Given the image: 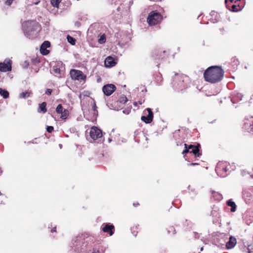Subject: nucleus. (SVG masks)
<instances>
[{
	"label": "nucleus",
	"mask_w": 253,
	"mask_h": 253,
	"mask_svg": "<svg viewBox=\"0 0 253 253\" xmlns=\"http://www.w3.org/2000/svg\"><path fill=\"white\" fill-rule=\"evenodd\" d=\"M46 103L45 102H43L39 105V108L38 109V112L39 113H42L44 114L46 112Z\"/></svg>",
	"instance_id": "19"
},
{
	"label": "nucleus",
	"mask_w": 253,
	"mask_h": 253,
	"mask_svg": "<svg viewBox=\"0 0 253 253\" xmlns=\"http://www.w3.org/2000/svg\"><path fill=\"white\" fill-rule=\"evenodd\" d=\"M53 127L52 126H47L46 129L48 133H51L53 130Z\"/></svg>",
	"instance_id": "39"
},
{
	"label": "nucleus",
	"mask_w": 253,
	"mask_h": 253,
	"mask_svg": "<svg viewBox=\"0 0 253 253\" xmlns=\"http://www.w3.org/2000/svg\"><path fill=\"white\" fill-rule=\"evenodd\" d=\"M12 70V61L5 60L3 62L0 63V71L6 72L11 71Z\"/></svg>",
	"instance_id": "10"
},
{
	"label": "nucleus",
	"mask_w": 253,
	"mask_h": 253,
	"mask_svg": "<svg viewBox=\"0 0 253 253\" xmlns=\"http://www.w3.org/2000/svg\"><path fill=\"white\" fill-rule=\"evenodd\" d=\"M237 243L236 239L231 236L229 240L226 243V247L227 249H231L234 247Z\"/></svg>",
	"instance_id": "17"
},
{
	"label": "nucleus",
	"mask_w": 253,
	"mask_h": 253,
	"mask_svg": "<svg viewBox=\"0 0 253 253\" xmlns=\"http://www.w3.org/2000/svg\"><path fill=\"white\" fill-rule=\"evenodd\" d=\"M226 204L228 206L231 207L230 211L231 212H235L236 210V205L235 203L232 200V199H230L228 200L226 202Z\"/></svg>",
	"instance_id": "21"
},
{
	"label": "nucleus",
	"mask_w": 253,
	"mask_h": 253,
	"mask_svg": "<svg viewBox=\"0 0 253 253\" xmlns=\"http://www.w3.org/2000/svg\"><path fill=\"white\" fill-rule=\"evenodd\" d=\"M63 111V108L62 104H59L57 105L56 109V112L58 114H60L62 113V112Z\"/></svg>",
	"instance_id": "34"
},
{
	"label": "nucleus",
	"mask_w": 253,
	"mask_h": 253,
	"mask_svg": "<svg viewBox=\"0 0 253 253\" xmlns=\"http://www.w3.org/2000/svg\"><path fill=\"white\" fill-rule=\"evenodd\" d=\"M41 29V25L35 21H28L22 25L24 35L29 39H34L37 37Z\"/></svg>",
	"instance_id": "2"
},
{
	"label": "nucleus",
	"mask_w": 253,
	"mask_h": 253,
	"mask_svg": "<svg viewBox=\"0 0 253 253\" xmlns=\"http://www.w3.org/2000/svg\"><path fill=\"white\" fill-rule=\"evenodd\" d=\"M166 56V51L165 50L162 51L160 49H155L151 54V57L155 61V63H157V66L158 67L160 65L158 61L165 58Z\"/></svg>",
	"instance_id": "4"
},
{
	"label": "nucleus",
	"mask_w": 253,
	"mask_h": 253,
	"mask_svg": "<svg viewBox=\"0 0 253 253\" xmlns=\"http://www.w3.org/2000/svg\"><path fill=\"white\" fill-rule=\"evenodd\" d=\"M211 192L212 194V198L214 200L219 201L222 199V195L220 193L215 192L213 190H211Z\"/></svg>",
	"instance_id": "20"
},
{
	"label": "nucleus",
	"mask_w": 253,
	"mask_h": 253,
	"mask_svg": "<svg viewBox=\"0 0 253 253\" xmlns=\"http://www.w3.org/2000/svg\"><path fill=\"white\" fill-rule=\"evenodd\" d=\"M14 0H6L5 1V4L8 5H10Z\"/></svg>",
	"instance_id": "44"
},
{
	"label": "nucleus",
	"mask_w": 253,
	"mask_h": 253,
	"mask_svg": "<svg viewBox=\"0 0 253 253\" xmlns=\"http://www.w3.org/2000/svg\"><path fill=\"white\" fill-rule=\"evenodd\" d=\"M111 141H112V139H111V138H108V142H111Z\"/></svg>",
	"instance_id": "54"
},
{
	"label": "nucleus",
	"mask_w": 253,
	"mask_h": 253,
	"mask_svg": "<svg viewBox=\"0 0 253 253\" xmlns=\"http://www.w3.org/2000/svg\"><path fill=\"white\" fill-rule=\"evenodd\" d=\"M52 92V89L50 88H47L45 90V93L47 95H50L51 94V93Z\"/></svg>",
	"instance_id": "41"
},
{
	"label": "nucleus",
	"mask_w": 253,
	"mask_h": 253,
	"mask_svg": "<svg viewBox=\"0 0 253 253\" xmlns=\"http://www.w3.org/2000/svg\"><path fill=\"white\" fill-rule=\"evenodd\" d=\"M211 18L210 20L213 23H215L220 21V15L215 11H211L210 13Z\"/></svg>",
	"instance_id": "15"
},
{
	"label": "nucleus",
	"mask_w": 253,
	"mask_h": 253,
	"mask_svg": "<svg viewBox=\"0 0 253 253\" xmlns=\"http://www.w3.org/2000/svg\"><path fill=\"white\" fill-rule=\"evenodd\" d=\"M168 233L169 234L170 232H172L173 234H175L176 233V230L173 226H170L167 229Z\"/></svg>",
	"instance_id": "35"
},
{
	"label": "nucleus",
	"mask_w": 253,
	"mask_h": 253,
	"mask_svg": "<svg viewBox=\"0 0 253 253\" xmlns=\"http://www.w3.org/2000/svg\"><path fill=\"white\" fill-rule=\"evenodd\" d=\"M199 165V164L197 163H192L188 164V166H197Z\"/></svg>",
	"instance_id": "46"
},
{
	"label": "nucleus",
	"mask_w": 253,
	"mask_h": 253,
	"mask_svg": "<svg viewBox=\"0 0 253 253\" xmlns=\"http://www.w3.org/2000/svg\"><path fill=\"white\" fill-rule=\"evenodd\" d=\"M139 103L140 104H142V103H141V102H140V101H139Z\"/></svg>",
	"instance_id": "63"
},
{
	"label": "nucleus",
	"mask_w": 253,
	"mask_h": 253,
	"mask_svg": "<svg viewBox=\"0 0 253 253\" xmlns=\"http://www.w3.org/2000/svg\"><path fill=\"white\" fill-rule=\"evenodd\" d=\"M231 61L232 62H235V65H237L239 63L238 60L236 59L235 57L232 58Z\"/></svg>",
	"instance_id": "42"
},
{
	"label": "nucleus",
	"mask_w": 253,
	"mask_h": 253,
	"mask_svg": "<svg viewBox=\"0 0 253 253\" xmlns=\"http://www.w3.org/2000/svg\"><path fill=\"white\" fill-rule=\"evenodd\" d=\"M92 253H100V252L98 250L97 251L94 250Z\"/></svg>",
	"instance_id": "52"
},
{
	"label": "nucleus",
	"mask_w": 253,
	"mask_h": 253,
	"mask_svg": "<svg viewBox=\"0 0 253 253\" xmlns=\"http://www.w3.org/2000/svg\"><path fill=\"white\" fill-rule=\"evenodd\" d=\"M60 114H61L60 118L63 120H65L67 118V116L69 114V112L68 110L64 109L62 113Z\"/></svg>",
	"instance_id": "26"
},
{
	"label": "nucleus",
	"mask_w": 253,
	"mask_h": 253,
	"mask_svg": "<svg viewBox=\"0 0 253 253\" xmlns=\"http://www.w3.org/2000/svg\"><path fill=\"white\" fill-rule=\"evenodd\" d=\"M29 65V62L27 61H25L22 64V67L24 69H26V68H28Z\"/></svg>",
	"instance_id": "40"
},
{
	"label": "nucleus",
	"mask_w": 253,
	"mask_h": 253,
	"mask_svg": "<svg viewBox=\"0 0 253 253\" xmlns=\"http://www.w3.org/2000/svg\"><path fill=\"white\" fill-rule=\"evenodd\" d=\"M226 7L231 11L232 12H237L240 10L239 9V5H236L233 3L228 4L227 3L226 4Z\"/></svg>",
	"instance_id": "18"
},
{
	"label": "nucleus",
	"mask_w": 253,
	"mask_h": 253,
	"mask_svg": "<svg viewBox=\"0 0 253 253\" xmlns=\"http://www.w3.org/2000/svg\"><path fill=\"white\" fill-rule=\"evenodd\" d=\"M127 100V97L124 95L121 96L119 98L120 102L123 104L126 103Z\"/></svg>",
	"instance_id": "33"
},
{
	"label": "nucleus",
	"mask_w": 253,
	"mask_h": 253,
	"mask_svg": "<svg viewBox=\"0 0 253 253\" xmlns=\"http://www.w3.org/2000/svg\"><path fill=\"white\" fill-rule=\"evenodd\" d=\"M32 60V63L34 64V65H37L38 63H40V59H38V58H32L31 59Z\"/></svg>",
	"instance_id": "36"
},
{
	"label": "nucleus",
	"mask_w": 253,
	"mask_h": 253,
	"mask_svg": "<svg viewBox=\"0 0 253 253\" xmlns=\"http://www.w3.org/2000/svg\"><path fill=\"white\" fill-rule=\"evenodd\" d=\"M32 94V92L31 91H26L25 92H22L19 94V97L21 98H27Z\"/></svg>",
	"instance_id": "23"
},
{
	"label": "nucleus",
	"mask_w": 253,
	"mask_h": 253,
	"mask_svg": "<svg viewBox=\"0 0 253 253\" xmlns=\"http://www.w3.org/2000/svg\"><path fill=\"white\" fill-rule=\"evenodd\" d=\"M120 9H121V8L120 7H118L117 8V10L118 11H120Z\"/></svg>",
	"instance_id": "55"
},
{
	"label": "nucleus",
	"mask_w": 253,
	"mask_h": 253,
	"mask_svg": "<svg viewBox=\"0 0 253 253\" xmlns=\"http://www.w3.org/2000/svg\"><path fill=\"white\" fill-rule=\"evenodd\" d=\"M173 82H174V85L178 90H182L183 88H185L183 76H178V74H175V77L173 78Z\"/></svg>",
	"instance_id": "8"
},
{
	"label": "nucleus",
	"mask_w": 253,
	"mask_h": 253,
	"mask_svg": "<svg viewBox=\"0 0 253 253\" xmlns=\"http://www.w3.org/2000/svg\"><path fill=\"white\" fill-rule=\"evenodd\" d=\"M85 236L84 235H79L77 236L75 239L73 240L72 244L74 247H76L75 251H76V249H78V246H80L81 244L83 243V240H84Z\"/></svg>",
	"instance_id": "14"
},
{
	"label": "nucleus",
	"mask_w": 253,
	"mask_h": 253,
	"mask_svg": "<svg viewBox=\"0 0 253 253\" xmlns=\"http://www.w3.org/2000/svg\"><path fill=\"white\" fill-rule=\"evenodd\" d=\"M203 247H202V248H201V251H203Z\"/></svg>",
	"instance_id": "60"
},
{
	"label": "nucleus",
	"mask_w": 253,
	"mask_h": 253,
	"mask_svg": "<svg viewBox=\"0 0 253 253\" xmlns=\"http://www.w3.org/2000/svg\"><path fill=\"white\" fill-rule=\"evenodd\" d=\"M195 148H197L198 150L201 151V145L199 143H197L196 145H194Z\"/></svg>",
	"instance_id": "45"
},
{
	"label": "nucleus",
	"mask_w": 253,
	"mask_h": 253,
	"mask_svg": "<svg viewBox=\"0 0 253 253\" xmlns=\"http://www.w3.org/2000/svg\"><path fill=\"white\" fill-rule=\"evenodd\" d=\"M147 91V89H146V88L144 89V90H142V92H143V91L146 92Z\"/></svg>",
	"instance_id": "57"
},
{
	"label": "nucleus",
	"mask_w": 253,
	"mask_h": 253,
	"mask_svg": "<svg viewBox=\"0 0 253 253\" xmlns=\"http://www.w3.org/2000/svg\"><path fill=\"white\" fill-rule=\"evenodd\" d=\"M98 42L100 44H103L106 42V36L105 34H103L100 37V38L98 40Z\"/></svg>",
	"instance_id": "32"
},
{
	"label": "nucleus",
	"mask_w": 253,
	"mask_h": 253,
	"mask_svg": "<svg viewBox=\"0 0 253 253\" xmlns=\"http://www.w3.org/2000/svg\"><path fill=\"white\" fill-rule=\"evenodd\" d=\"M59 146H60V148H61V147H62V145H61V144H60V145H59Z\"/></svg>",
	"instance_id": "62"
},
{
	"label": "nucleus",
	"mask_w": 253,
	"mask_h": 253,
	"mask_svg": "<svg viewBox=\"0 0 253 253\" xmlns=\"http://www.w3.org/2000/svg\"><path fill=\"white\" fill-rule=\"evenodd\" d=\"M124 113H126L127 114H128L129 113V110H125L123 111Z\"/></svg>",
	"instance_id": "51"
},
{
	"label": "nucleus",
	"mask_w": 253,
	"mask_h": 253,
	"mask_svg": "<svg viewBox=\"0 0 253 253\" xmlns=\"http://www.w3.org/2000/svg\"><path fill=\"white\" fill-rule=\"evenodd\" d=\"M62 0H51L50 3L54 7L58 8L59 6V4Z\"/></svg>",
	"instance_id": "27"
},
{
	"label": "nucleus",
	"mask_w": 253,
	"mask_h": 253,
	"mask_svg": "<svg viewBox=\"0 0 253 253\" xmlns=\"http://www.w3.org/2000/svg\"><path fill=\"white\" fill-rule=\"evenodd\" d=\"M231 101L233 102V103H235V102L234 101V99H231Z\"/></svg>",
	"instance_id": "56"
},
{
	"label": "nucleus",
	"mask_w": 253,
	"mask_h": 253,
	"mask_svg": "<svg viewBox=\"0 0 253 253\" xmlns=\"http://www.w3.org/2000/svg\"><path fill=\"white\" fill-rule=\"evenodd\" d=\"M102 227V230L105 232L108 233L110 236L114 234L115 231V227L113 224L110 223H104Z\"/></svg>",
	"instance_id": "12"
},
{
	"label": "nucleus",
	"mask_w": 253,
	"mask_h": 253,
	"mask_svg": "<svg viewBox=\"0 0 253 253\" xmlns=\"http://www.w3.org/2000/svg\"><path fill=\"white\" fill-rule=\"evenodd\" d=\"M184 145L185 147H186V148L189 150H190L191 149H193V148L194 147V145H192V144H190V145H188L186 143H184Z\"/></svg>",
	"instance_id": "38"
},
{
	"label": "nucleus",
	"mask_w": 253,
	"mask_h": 253,
	"mask_svg": "<svg viewBox=\"0 0 253 253\" xmlns=\"http://www.w3.org/2000/svg\"><path fill=\"white\" fill-rule=\"evenodd\" d=\"M162 19L161 13L157 11H152L148 15L147 21L150 25H155Z\"/></svg>",
	"instance_id": "3"
},
{
	"label": "nucleus",
	"mask_w": 253,
	"mask_h": 253,
	"mask_svg": "<svg viewBox=\"0 0 253 253\" xmlns=\"http://www.w3.org/2000/svg\"><path fill=\"white\" fill-rule=\"evenodd\" d=\"M116 86L112 84L104 85L102 87V91L104 95L106 96L111 95L116 90Z\"/></svg>",
	"instance_id": "9"
},
{
	"label": "nucleus",
	"mask_w": 253,
	"mask_h": 253,
	"mask_svg": "<svg viewBox=\"0 0 253 253\" xmlns=\"http://www.w3.org/2000/svg\"><path fill=\"white\" fill-rule=\"evenodd\" d=\"M51 232H56V227H54L51 230Z\"/></svg>",
	"instance_id": "50"
},
{
	"label": "nucleus",
	"mask_w": 253,
	"mask_h": 253,
	"mask_svg": "<svg viewBox=\"0 0 253 253\" xmlns=\"http://www.w3.org/2000/svg\"><path fill=\"white\" fill-rule=\"evenodd\" d=\"M195 238H199V236H198V237H196V235H198V234H197H197H196V233H195Z\"/></svg>",
	"instance_id": "58"
},
{
	"label": "nucleus",
	"mask_w": 253,
	"mask_h": 253,
	"mask_svg": "<svg viewBox=\"0 0 253 253\" xmlns=\"http://www.w3.org/2000/svg\"><path fill=\"white\" fill-rule=\"evenodd\" d=\"M0 95L2 96L4 99H7L9 96V92L7 90L2 88H0Z\"/></svg>",
	"instance_id": "22"
},
{
	"label": "nucleus",
	"mask_w": 253,
	"mask_h": 253,
	"mask_svg": "<svg viewBox=\"0 0 253 253\" xmlns=\"http://www.w3.org/2000/svg\"><path fill=\"white\" fill-rule=\"evenodd\" d=\"M156 81L157 82V84H161V82L163 81V78L162 76L160 73H158L156 75V76L155 77Z\"/></svg>",
	"instance_id": "29"
},
{
	"label": "nucleus",
	"mask_w": 253,
	"mask_h": 253,
	"mask_svg": "<svg viewBox=\"0 0 253 253\" xmlns=\"http://www.w3.org/2000/svg\"><path fill=\"white\" fill-rule=\"evenodd\" d=\"M253 197V190L252 189L244 190L243 191V198L246 203L252 199Z\"/></svg>",
	"instance_id": "13"
},
{
	"label": "nucleus",
	"mask_w": 253,
	"mask_h": 253,
	"mask_svg": "<svg viewBox=\"0 0 253 253\" xmlns=\"http://www.w3.org/2000/svg\"><path fill=\"white\" fill-rule=\"evenodd\" d=\"M229 1L230 3H236L237 1H240V0H225V3L226 4L227 3V1Z\"/></svg>",
	"instance_id": "43"
},
{
	"label": "nucleus",
	"mask_w": 253,
	"mask_h": 253,
	"mask_svg": "<svg viewBox=\"0 0 253 253\" xmlns=\"http://www.w3.org/2000/svg\"><path fill=\"white\" fill-rule=\"evenodd\" d=\"M132 233L135 237H136L137 235V232H135V231H132Z\"/></svg>",
	"instance_id": "49"
},
{
	"label": "nucleus",
	"mask_w": 253,
	"mask_h": 253,
	"mask_svg": "<svg viewBox=\"0 0 253 253\" xmlns=\"http://www.w3.org/2000/svg\"><path fill=\"white\" fill-rule=\"evenodd\" d=\"M104 64L106 67H112L116 64V62L113 57L108 56L104 61Z\"/></svg>",
	"instance_id": "16"
},
{
	"label": "nucleus",
	"mask_w": 253,
	"mask_h": 253,
	"mask_svg": "<svg viewBox=\"0 0 253 253\" xmlns=\"http://www.w3.org/2000/svg\"><path fill=\"white\" fill-rule=\"evenodd\" d=\"M146 110L148 112V114L146 116H142L141 120L146 124H150L152 122L153 119V112L152 111V109L149 108H146Z\"/></svg>",
	"instance_id": "11"
},
{
	"label": "nucleus",
	"mask_w": 253,
	"mask_h": 253,
	"mask_svg": "<svg viewBox=\"0 0 253 253\" xmlns=\"http://www.w3.org/2000/svg\"><path fill=\"white\" fill-rule=\"evenodd\" d=\"M75 26L79 27L81 26V23L79 21H76L75 23Z\"/></svg>",
	"instance_id": "47"
},
{
	"label": "nucleus",
	"mask_w": 253,
	"mask_h": 253,
	"mask_svg": "<svg viewBox=\"0 0 253 253\" xmlns=\"http://www.w3.org/2000/svg\"><path fill=\"white\" fill-rule=\"evenodd\" d=\"M67 40L68 42L70 43L71 44L74 45L76 44V40L74 37L70 35H67Z\"/></svg>",
	"instance_id": "25"
},
{
	"label": "nucleus",
	"mask_w": 253,
	"mask_h": 253,
	"mask_svg": "<svg viewBox=\"0 0 253 253\" xmlns=\"http://www.w3.org/2000/svg\"><path fill=\"white\" fill-rule=\"evenodd\" d=\"M224 71L220 66H211L208 67L204 73L206 82L215 84L220 82L223 78Z\"/></svg>",
	"instance_id": "1"
},
{
	"label": "nucleus",
	"mask_w": 253,
	"mask_h": 253,
	"mask_svg": "<svg viewBox=\"0 0 253 253\" xmlns=\"http://www.w3.org/2000/svg\"><path fill=\"white\" fill-rule=\"evenodd\" d=\"M39 1L36 2L35 4H38L39 3Z\"/></svg>",
	"instance_id": "61"
},
{
	"label": "nucleus",
	"mask_w": 253,
	"mask_h": 253,
	"mask_svg": "<svg viewBox=\"0 0 253 253\" xmlns=\"http://www.w3.org/2000/svg\"><path fill=\"white\" fill-rule=\"evenodd\" d=\"M190 150H189L186 147H185L184 146V149L183 150L182 152V154L184 155V157L185 158V160H187V159L185 158V154L188 153H190Z\"/></svg>",
	"instance_id": "37"
},
{
	"label": "nucleus",
	"mask_w": 253,
	"mask_h": 253,
	"mask_svg": "<svg viewBox=\"0 0 253 253\" xmlns=\"http://www.w3.org/2000/svg\"><path fill=\"white\" fill-rule=\"evenodd\" d=\"M190 153H192L196 157H199L202 155V153L195 147L190 151Z\"/></svg>",
	"instance_id": "24"
},
{
	"label": "nucleus",
	"mask_w": 253,
	"mask_h": 253,
	"mask_svg": "<svg viewBox=\"0 0 253 253\" xmlns=\"http://www.w3.org/2000/svg\"><path fill=\"white\" fill-rule=\"evenodd\" d=\"M70 75L71 79L75 81H84L86 78V75L82 71L76 69H71Z\"/></svg>",
	"instance_id": "6"
},
{
	"label": "nucleus",
	"mask_w": 253,
	"mask_h": 253,
	"mask_svg": "<svg viewBox=\"0 0 253 253\" xmlns=\"http://www.w3.org/2000/svg\"><path fill=\"white\" fill-rule=\"evenodd\" d=\"M226 162H219L217 163L215 171L216 173L220 177H225L227 176L226 172L228 171Z\"/></svg>",
	"instance_id": "5"
},
{
	"label": "nucleus",
	"mask_w": 253,
	"mask_h": 253,
	"mask_svg": "<svg viewBox=\"0 0 253 253\" xmlns=\"http://www.w3.org/2000/svg\"><path fill=\"white\" fill-rule=\"evenodd\" d=\"M89 135L90 137L93 140H96L101 138L103 136L102 131L95 126L91 127Z\"/></svg>",
	"instance_id": "7"
},
{
	"label": "nucleus",
	"mask_w": 253,
	"mask_h": 253,
	"mask_svg": "<svg viewBox=\"0 0 253 253\" xmlns=\"http://www.w3.org/2000/svg\"><path fill=\"white\" fill-rule=\"evenodd\" d=\"M40 52L43 55H46L49 53V50L47 49V48H42L40 47Z\"/></svg>",
	"instance_id": "30"
},
{
	"label": "nucleus",
	"mask_w": 253,
	"mask_h": 253,
	"mask_svg": "<svg viewBox=\"0 0 253 253\" xmlns=\"http://www.w3.org/2000/svg\"><path fill=\"white\" fill-rule=\"evenodd\" d=\"M52 72L56 75H61V70L57 66H54L52 68Z\"/></svg>",
	"instance_id": "28"
},
{
	"label": "nucleus",
	"mask_w": 253,
	"mask_h": 253,
	"mask_svg": "<svg viewBox=\"0 0 253 253\" xmlns=\"http://www.w3.org/2000/svg\"><path fill=\"white\" fill-rule=\"evenodd\" d=\"M103 141H104V139H103V140H101V139L99 140V141L100 142V143L102 142Z\"/></svg>",
	"instance_id": "59"
},
{
	"label": "nucleus",
	"mask_w": 253,
	"mask_h": 253,
	"mask_svg": "<svg viewBox=\"0 0 253 253\" xmlns=\"http://www.w3.org/2000/svg\"><path fill=\"white\" fill-rule=\"evenodd\" d=\"M133 206H134V207H136V206L139 205V203H133Z\"/></svg>",
	"instance_id": "53"
},
{
	"label": "nucleus",
	"mask_w": 253,
	"mask_h": 253,
	"mask_svg": "<svg viewBox=\"0 0 253 253\" xmlns=\"http://www.w3.org/2000/svg\"><path fill=\"white\" fill-rule=\"evenodd\" d=\"M96 108H97V107L96 106V104H95V103H94V104H93V105L92 106V110L93 111H95Z\"/></svg>",
	"instance_id": "48"
},
{
	"label": "nucleus",
	"mask_w": 253,
	"mask_h": 253,
	"mask_svg": "<svg viewBox=\"0 0 253 253\" xmlns=\"http://www.w3.org/2000/svg\"><path fill=\"white\" fill-rule=\"evenodd\" d=\"M50 42L48 41H44L41 45L42 48H48L50 46Z\"/></svg>",
	"instance_id": "31"
}]
</instances>
